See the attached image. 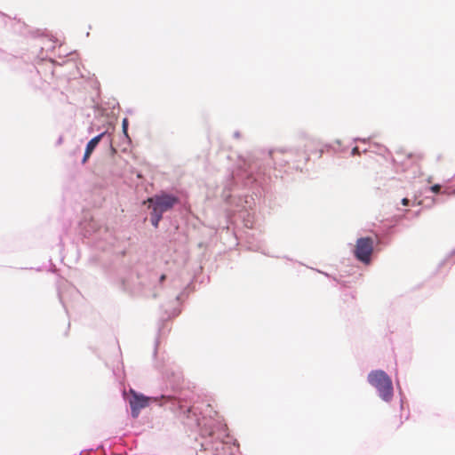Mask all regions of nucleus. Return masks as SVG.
Returning <instances> with one entry per match:
<instances>
[{"label":"nucleus","instance_id":"2","mask_svg":"<svg viewBox=\"0 0 455 455\" xmlns=\"http://www.w3.org/2000/svg\"><path fill=\"white\" fill-rule=\"evenodd\" d=\"M369 383L374 387L379 396L386 402L393 397V385L389 376L381 370L372 371L368 375Z\"/></svg>","mask_w":455,"mask_h":455},{"label":"nucleus","instance_id":"3","mask_svg":"<svg viewBox=\"0 0 455 455\" xmlns=\"http://www.w3.org/2000/svg\"><path fill=\"white\" fill-rule=\"evenodd\" d=\"M374 240L371 237H362L357 239L354 254L355 257L364 264L371 262V257L373 252Z\"/></svg>","mask_w":455,"mask_h":455},{"label":"nucleus","instance_id":"7","mask_svg":"<svg viewBox=\"0 0 455 455\" xmlns=\"http://www.w3.org/2000/svg\"><path fill=\"white\" fill-rule=\"evenodd\" d=\"M123 130H124V132L125 134H127V120H126V119H124V120L123 121Z\"/></svg>","mask_w":455,"mask_h":455},{"label":"nucleus","instance_id":"1","mask_svg":"<svg viewBox=\"0 0 455 455\" xmlns=\"http://www.w3.org/2000/svg\"><path fill=\"white\" fill-rule=\"evenodd\" d=\"M179 202L178 197L163 194L148 198L144 204L148 203V207L152 209L151 223L155 228L158 227L162 220L163 213L171 210Z\"/></svg>","mask_w":455,"mask_h":455},{"label":"nucleus","instance_id":"8","mask_svg":"<svg viewBox=\"0 0 455 455\" xmlns=\"http://www.w3.org/2000/svg\"><path fill=\"white\" fill-rule=\"evenodd\" d=\"M409 202H410V201H409V199H408V198H403V199H402V204H403V205H404V206H407V205L409 204Z\"/></svg>","mask_w":455,"mask_h":455},{"label":"nucleus","instance_id":"4","mask_svg":"<svg viewBox=\"0 0 455 455\" xmlns=\"http://www.w3.org/2000/svg\"><path fill=\"white\" fill-rule=\"evenodd\" d=\"M132 399L130 400V405L132 414L134 418L138 417L140 411L146 408L148 405L149 397L143 395H140L134 391H131Z\"/></svg>","mask_w":455,"mask_h":455},{"label":"nucleus","instance_id":"6","mask_svg":"<svg viewBox=\"0 0 455 455\" xmlns=\"http://www.w3.org/2000/svg\"><path fill=\"white\" fill-rule=\"evenodd\" d=\"M430 190H431L433 193L437 194V193H439V192H440V190H441V186H440V185H438V184H435V185H434V186H432V187L430 188Z\"/></svg>","mask_w":455,"mask_h":455},{"label":"nucleus","instance_id":"10","mask_svg":"<svg viewBox=\"0 0 455 455\" xmlns=\"http://www.w3.org/2000/svg\"><path fill=\"white\" fill-rule=\"evenodd\" d=\"M162 398L171 399V397H165L164 395H162Z\"/></svg>","mask_w":455,"mask_h":455},{"label":"nucleus","instance_id":"9","mask_svg":"<svg viewBox=\"0 0 455 455\" xmlns=\"http://www.w3.org/2000/svg\"><path fill=\"white\" fill-rule=\"evenodd\" d=\"M165 278H166V275H162L160 276V282L163 283L165 280Z\"/></svg>","mask_w":455,"mask_h":455},{"label":"nucleus","instance_id":"5","mask_svg":"<svg viewBox=\"0 0 455 455\" xmlns=\"http://www.w3.org/2000/svg\"><path fill=\"white\" fill-rule=\"evenodd\" d=\"M105 132H102L96 137L92 138L86 145L85 152L82 160L83 164H85L90 158L95 148L98 146L101 139L105 136Z\"/></svg>","mask_w":455,"mask_h":455}]
</instances>
